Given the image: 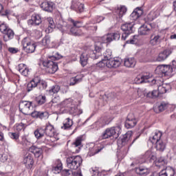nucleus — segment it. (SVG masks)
<instances>
[{
  "label": "nucleus",
  "mask_w": 176,
  "mask_h": 176,
  "mask_svg": "<svg viewBox=\"0 0 176 176\" xmlns=\"http://www.w3.org/2000/svg\"><path fill=\"white\" fill-rule=\"evenodd\" d=\"M56 28L60 30L61 32H67V34H70V35H74V36H80L81 35H83L82 30L75 26H69V25L67 24V22L63 20V19H60L59 21L56 23Z\"/></svg>",
  "instance_id": "f257e3e1"
},
{
  "label": "nucleus",
  "mask_w": 176,
  "mask_h": 176,
  "mask_svg": "<svg viewBox=\"0 0 176 176\" xmlns=\"http://www.w3.org/2000/svg\"><path fill=\"white\" fill-rule=\"evenodd\" d=\"M112 53L109 52V54L104 55V58L96 64L98 68H118L120 67L122 63L119 58H111Z\"/></svg>",
  "instance_id": "f03ea898"
},
{
  "label": "nucleus",
  "mask_w": 176,
  "mask_h": 176,
  "mask_svg": "<svg viewBox=\"0 0 176 176\" xmlns=\"http://www.w3.org/2000/svg\"><path fill=\"white\" fill-rule=\"evenodd\" d=\"M66 163L69 170H72V171H76V170L78 169L82 165V157L79 155L70 156L67 158Z\"/></svg>",
  "instance_id": "7ed1b4c3"
},
{
  "label": "nucleus",
  "mask_w": 176,
  "mask_h": 176,
  "mask_svg": "<svg viewBox=\"0 0 176 176\" xmlns=\"http://www.w3.org/2000/svg\"><path fill=\"white\" fill-rule=\"evenodd\" d=\"M120 133H122V127L120 126L107 128L102 134V140H107L114 135H116V138H118Z\"/></svg>",
  "instance_id": "20e7f679"
},
{
  "label": "nucleus",
  "mask_w": 176,
  "mask_h": 176,
  "mask_svg": "<svg viewBox=\"0 0 176 176\" xmlns=\"http://www.w3.org/2000/svg\"><path fill=\"white\" fill-rule=\"evenodd\" d=\"M155 72L158 75H164V76H168V78H171V76L173 75V67L168 65H162L157 66L155 69Z\"/></svg>",
  "instance_id": "39448f33"
},
{
  "label": "nucleus",
  "mask_w": 176,
  "mask_h": 176,
  "mask_svg": "<svg viewBox=\"0 0 176 176\" xmlns=\"http://www.w3.org/2000/svg\"><path fill=\"white\" fill-rule=\"evenodd\" d=\"M19 111L23 115H31V112L34 111L32 102L22 100L19 102Z\"/></svg>",
  "instance_id": "423d86ee"
},
{
  "label": "nucleus",
  "mask_w": 176,
  "mask_h": 176,
  "mask_svg": "<svg viewBox=\"0 0 176 176\" xmlns=\"http://www.w3.org/2000/svg\"><path fill=\"white\" fill-rule=\"evenodd\" d=\"M21 43L23 50H25L26 53H34L35 49H36V45L34 43V41H32L30 37L24 38Z\"/></svg>",
  "instance_id": "0eeeda50"
},
{
  "label": "nucleus",
  "mask_w": 176,
  "mask_h": 176,
  "mask_svg": "<svg viewBox=\"0 0 176 176\" xmlns=\"http://www.w3.org/2000/svg\"><path fill=\"white\" fill-rule=\"evenodd\" d=\"M120 39V33H109L103 36L99 37L100 43H111L112 41H119Z\"/></svg>",
  "instance_id": "6e6552de"
},
{
  "label": "nucleus",
  "mask_w": 176,
  "mask_h": 176,
  "mask_svg": "<svg viewBox=\"0 0 176 176\" xmlns=\"http://www.w3.org/2000/svg\"><path fill=\"white\" fill-rule=\"evenodd\" d=\"M45 129L43 128H38L34 131V135L36 138L40 140V138H43L41 140V144H45V145H50L52 144V140H50V137H45Z\"/></svg>",
  "instance_id": "1a4fd4ad"
},
{
  "label": "nucleus",
  "mask_w": 176,
  "mask_h": 176,
  "mask_svg": "<svg viewBox=\"0 0 176 176\" xmlns=\"http://www.w3.org/2000/svg\"><path fill=\"white\" fill-rule=\"evenodd\" d=\"M43 65L46 67V72L48 74H55L58 69V65L53 60L44 61Z\"/></svg>",
  "instance_id": "9d476101"
},
{
  "label": "nucleus",
  "mask_w": 176,
  "mask_h": 176,
  "mask_svg": "<svg viewBox=\"0 0 176 176\" xmlns=\"http://www.w3.org/2000/svg\"><path fill=\"white\" fill-rule=\"evenodd\" d=\"M101 50H102V48L101 47L98 46L97 44L95 45L94 50L87 49L86 51L88 57H91V58H93L94 60H96L100 57Z\"/></svg>",
  "instance_id": "9b49d317"
},
{
  "label": "nucleus",
  "mask_w": 176,
  "mask_h": 176,
  "mask_svg": "<svg viewBox=\"0 0 176 176\" xmlns=\"http://www.w3.org/2000/svg\"><path fill=\"white\" fill-rule=\"evenodd\" d=\"M121 30L125 32L122 34L121 39L122 41H126L130 34H133V24L132 23H125L121 25Z\"/></svg>",
  "instance_id": "f8f14e48"
},
{
  "label": "nucleus",
  "mask_w": 176,
  "mask_h": 176,
  "mask_svg": "<svg viewBox=\"0 0 176 176\" xmlns=\"http://www.w3.org/2000/svg\"><path fill=\"white\" fill-rule=\"evenodd\" d=\"M42 83V80H41V77L36 76L34 77L27 86V90L28 92L31 91L34 88L36 87L38 85Z\"/></svg>",
  "instance_id": "ddd939ff"
},
{
  "label": "nucleus",
  "mask_w": 176,
  "mask_h": 176,
  "mask_svg": "<svg viewBox=\"0 0 176 176\" xmlns=\"http://www.w3.org/2000/svg\"><path fill=\"white\" fill-rule=\"evenodd\" d=\"M23 164L26 168H28L29 170L32 168V166L34 165V157L32 156V154H26L23 160Z\"/></svg>",
  "instance_id": "4468645a"
},
{
  "label": "nucleus",
  "mask_w": 176,
  "mask_h": 176,
  "mask_svg": "<svg viewBox=\"0 0 176 176\" xmlns=\"http://www.w3.org/2000/svg\"><path fill=\"white\" fill-rule=\"evenodd\" d=\"M41 8L43 10L52 13L54 10V3L52 1H45L41 4Z\"/></svg>",
  "instance_id": "2eb2a0df"
},
{
  "label": "nucleus",
  "mask_w": 176,
  "mask_h": 176,
  "mask_svg": "<svg viewBox=\"0 0 176 176\" xmlns=\"http://www.w3.org/2000/svg\"><path fill=\"white\" fill-rule=\"evenodd\" d=\"M70 8L73 10H76L82 12L85 9V6L82 3H80V2H79V0H72Z\"/></svg>",
  "instance_id": "dca6fc26"
},
{
  "label": "nucleus",
  "mask_w": 176,
  "mask_h": 176,
  "mask_svg": "<svg viewBox=\"0 0 176 176\" xmlns=\"http://www.w3.org/2000/svg\"><path fill=\"white\" fill-rule=\"evenodd\" d=\"M102 149H104V146H102L101 144H96L93 147L89 148L88 156H94V155H97V153L101 152Z\"/></svg>",
  "instance_id": "f3484780"
},
{
  "label": "nucleus",
  "mask_w": 176,
  "mask_h": 176,
  "mask_svg": "<svg viewBox=\"0 0 176 176\" xmlns=\"http://www.w3.org/2000/svg\"><path fill=\"white\" fill-rule=\"evenodd\" d=\"M41 23H42V19L36 14H33L32 19L28 21L29 25H39Z\"/></svg>",
  "instance_id": "a211bd4d"
},
{
  "label": "nucleus",
  "mask_w": 176,
  "mask_h": 176,
  "mask_svg": "<svg viewBox=\"0 0 176 176\" xmlns=\"http://www.w3.org/2000/svg\"><path fill=\"white\" fill-rule=\"evenodd\" d=\"M44 130L45 132V135H47V137L52 138L56 135V130L54 129V126L50 124H47Z\"/></svg>",
  "instance_id": "6ab92c4d"
},
{
  "label": "nucleus",
  "mask_w": 176,
  "mask_h": 176,
  "mask_svg": "<svg viewBox=\"0 0 176 176\" xmlns=\"http://www.w3.org/2000/svg\"><path fill=\"white\" fill-rule=\"evenodd\" d=\"M172 52L171 50H165L162 51L160 54L158 55L157 58V61H164V60H167L168 58V56L171 54Z\"/></svg>",
  "instance_id": "aec40b11"
},
{
  "label": "nucleus",
  "mask_w": 176,
  "mask_h": 176,
  "mask_svg": "<svg viewBox=\"0 0 176 176\" xmlns=\"http://www.w3.org/2000/svg\"><path fill=\"white\" fill-rule=\"evenodd\" d=\"M17 69L23 76H28V74H30V69H28L27 65L24 63L19 64L17 67Z\"/></svg>",
  "instance_id": "412c9836"
},
{
  "label": "nucleus",
  "mask_w": 176,
  "mask_h": 176,
  "mask_svg": "<svg viewBox=\"0 0 176 176\" xmlns=\"http://www.w3.org/2000/svg\"><path fill=\"white\" fill-rule=\"evenodd\" d=\"M151 25L144 24L138 29V33L140 35H148L151 32Z\"/></svg>",
  "instance_id": "4be33fe9"
},
{
  "label": "nucleus",
  "mask_w": 176,
  "mask_h": 176,
  "mask_svg": "<svg viewBox=\"0 0 176 176\" xmlns=\"http://www.w3.org/2000/svg\"><path fill=\"white\" fill-rule=\"evenodd\" d=\"M29 152H31L32 154H34L35 157H41V155L43 151L41 148H38L36 146H32L29 148Z\"/></svg>",
  "instance_id": "5701e85b"
},
{
  "label": "nucleus",
  "mask_w": 176,
  "mask_h": 176,
  "mask_svg": "<svg viewBox=\"0 0 176 176\" xmlns=\"http://www.w3.org/2000/svg\"><path fill=\"white\" fill-rule=\"evenodd\" d=\"M74 105V100L71 98L65 99L59 104L60 108H71Z\"/></svg>",
  "instance_id": "b1692460"
},
{
  "label": "nucleus",
  "mask_w": 176,
  "mask_h": 176,
  "mask_svg": "<svg viewBox=\"0 0 176 176\" xmlns=\"http://www.w3.org/2000/svg\"><path fill=\"white\" fill-rule=\"evenodd\" d=\"M168 107V103L166 102H162L160 105L155 106L154 111L155 113H160V112H163L165 109H167Z\"/></svg>",
  "instance_id": "393cba45"
},
{
  "label": "nucleus",
  "mask_w": 176,
  "mask_h": 176,
  "mask_svg": "<svg viewBox=\"0 0 176 176\" xmlns=\"http://www.w3.org/2000/svg\"><path fill=\"white\" fill-rule=\"evenodd\" d=\"M171 89V86L168 83H163L162 85H160L158 87V91L160 94L162 96V94H164L167 93V91Z\"/></svg>",
  "instance_id": "a878e982"
},
{
  "label": "nucleus",
  "mask_w": 176,
  "mask_h": 176,
  "mask_svg": "<svg viewBox=\"0 0 176 176\" xmlns=\"http://www.w3.org/2000/svg\"><path fill=\"white\" fill-rule=\"evenodd\" d=\"M13 38H14V32L10 28L4 33L3 40L5 42H8L10 39H13Z\"/></svg>",
  "instance_id": "bb28decb"
},
{
  "label": "nucleus",
  "mask_w": 176,
  "mask_h": 176,
  "mask_svg": "<svg viewBox=\"0 0 176 176\" xmlns=\"http://www.w3.org/2000/svg\"><path fill=\"white\" fill-rule=\"evenodd\" d=\"M89 60V56H87V52H84L80 56V63L82 67H86L87 65V61Z\"/></svg>",
  "instance_id": "cd10ccee"
},
{
  "label": "nucleus",
  "mask_w": 176,
  "mask_h": 176,
  "mask_svg": "<svg viewBox=\"0 0 176 176\" xmlns=\"http://www.w3.org/2000/svg\"><path fill=\"white\" fill-rule=\"evenodd\" d=\"M96 21L91 22L89 21L85 25L83 26V28L87 30V31H94L96 32L97 31V25H94L96 24Z\"/></svg>",
  "instance_id": "c85d7f7f"
},
{
  "label": "nucleus",
  "mask_w": 176,
  "mask_h": 176,
  "mask_svg": "<svg viewBox=\"0 0 176 176\" xmlns=\"http://www.w3.org/2000/svg\"><path fill=\"white\" fill-rule=\"evenodd\" d=\"M146 156L150 158V160H153V162H157L156 153L153 149H150L146 152Z\"/></svg>",
  "instance_id": "c756f323"
},
{
  "label": "nucleus",
  "mask_w": 176,
  "mask_h": 176,
  "mask_svg": "<svg viewBox=\"0 0 176 176\" xmlns=\"http://www.w3.org/2000/svg\"><path fill=\"white\" fill-rule=\"evenodd\" d=\"M142 13H144V12L142 11V9L140 8H135L133 13V20H138V19H140V17L142 16Z\"/></svg>",
  "instance_id": "7c9ffc66"
},
{
  "label": "nucleus",
  "mask_w": 176,
  "mask_h": 176,
  "mask_svg": "<svg viewBox=\"0 0 176 176\" xmlns=\"http://www.w3.org/2000/svg\"><path fill=\"white\" fill-rule=\"evenodd\" d=\"M60 91V87L57 85H54L50 88V89L47 91L48 94L50 96H54V94H57Z\"/></svg>",
  "instance_id": "2f4dec72"
},
{
  "label": "nucleus",
  "mask_w": 176,
  "mask_h": 176,
  "mask_svg": "<svg viewBox=\"0 0 176 176\" xmlns=\"http://www.w3.org/2000/svg\"><path fill=\"white\" fill-rule=\"evenodd\" d=\"M158 14L156 12V11H151L146 17L145 18L146 21H153L156 17H157Z\"/></svg>",
  "instance_id": "473e14b6"
},
{
  "label": "nucleus",
  "mask_w": 176,
  "mask_h": 176,
  "mask_svg": "<svg viewBox=\"0 0 176 176\" xmlns=\"http://www.w3.org/2000/svg\"><path fill=\"white\" fill-rule=\"evenodd\" d=\"M56 166L53 168V171L54 174H60L61 173V170H63V163L61 161H56Z\"/></svg>",
  "instance_id": "72a5a7b5"
},
{
  "label": "nucleus",
  "mask_w": 176,
  "mask_h": 176,
  "mask_svg": "<svg viewBox=\"0 0 176 176\" xmlns=\"http://www.w3.org/2000/svg\"><path fill=\"white\" fill-rule=\"evenodd\" d=\"M72 124H74L72 120H71L69 118H66L63 122V126H62V129H64V130H67V129L72 127Z\"/></svg>",
  "instance_id": "f704fd0d"
},
{
  "label": "nucleus",
  "mask_w": 176,
  "mask_h": 176,
  "mask_svg": "<svg viewBox=\"0 0 176 176\" xmlns=\"http://www.w3.org/2000/svg\"><path fill=\"white\" fill-rule=\"evenodd\" d=\"M69 23H72L73 24L74 27H76V28H80L83 27V22L80 21H75L72 19V18L68 19Z\"/></svg>",
  "instance_id": "c9c22d12"
},
{
  "label": "nucleus",
  "mask_w": 176,
  "mask_h": 176,
  "mask_svg": "<svg viewBox=\"0 0 176 176\" xmlns=\"http://www.w3.org/2000/svg\"><path fill=\"white\" fill-rule=\"evenodd\" d=\"M155 148L157 151L160 152H163L166 149V143H164L162 140H160L156 143Z\"/></svg>",
  "instance_id": "e433bc0d"
},
{
  "label": "nucleus",
  "mask_w": 176,
  "mask_h": 176,
  "mask_svg": "<svg viewBox=\"0 0 176 176\" xmlns=\"http://www.w3.org/2000/svg\"><path fill=\"white\" fill-rule=\"evenodd\" d=\"M160 93L157 90H153L151 92H148L146 95V97H148V98H157V97H160Z\"/></svg>",
  "instance_id": "4c0bfd02"
},
{
  "label": "nucleus",
  "mask_w": 176,
  "mask_h": 176,
  "mask_svg": "<svg viewBox=\"0 0 176 176\" xmlns=\"http://www.w3.org/2000/svg\"><path fill=\"white\" fill-rule=\"evenodd\" d=\"M42 43L43 46H46L47 47H52L54 45H51L52 42H50V36H46L43 38Z\"/></svg>",
  "instance_id": "58836bf2"
},
{
  "label": "nucleus",
  "mask_w": 176,
  "mask_h": 176,
  "mask_svg": "<svg viewBox=\"0 0 176 176\" xmlns=\"http://www.w3.org/2000/svg\"><path fill=\"white\" fill-rule=\"evenodd\" d=\"M160 138H162V133L160 132H156L151 139V141L153 144H155V142L157 143L158 141H161Z\"/></svg>",
  "instance_id": "ea45409f"
},
{
  "label": "nucleus",
  "mask_w": 176,
  "mask_h": 176,
  "mask_svg": "<svg viewBox=\"0 0 176 176\" xmlns=\"http://www.w3.org/2000/svg\"><path fill=\"white\" fill-rule=\"evenodd\" d=\"M136 174L138 175H146L148 174V169L142 167H139L135 169Z\"/></svg>",
  "instance_id": "a19ab883"
},
{
  "label": "nucleus",
  "mask_w": 176,
  "mask_h": 176,
  "mask_svg": "<svg viewBox=\"0 0 176 176\" xmlns=\"http://www.w3.org/2000/svg\"><path fill=\"white\" fill-rule=\"evenodd\" d=\"M118 17L119 19H122L123 17V15L126 14V12H127V8L126 6H122L120 8V9L118 10Z\"/></svg>",
  "instance_id": "79ce46f5"
},
{
  "label": "nucleus",
  "mask_w": 176,
  "mask_h": 176,
  "mask_svg": "<svg viewBox=\"0 0 176 176\" xmlns=\"http://www.w3.org/2000/svg\"><path fill=\"white\" fill-rule=\"evenodd\" d=\"M82 141H83V137L82 136L78 137L76 139L75 142L72 144L73 146H74V148H78L79 146H81Z\"/></svg>",
  "instance_id": "37998d69"
},
{
  "label": "nucleus",
  "mask_w": 176,
  "mask_h": 176,
  "mask_svg": "<svg viewBox=\"0 0 176 176\" xmlns=\"http://www.w3.org/2000/svg\"><path fill=\"white\" fill-rule=\"evenodd\" d=\"M9 136L12 140H14L16 142H19V138H20V134L16 132H10Z\"/></svg>",
  "instance_id": "c03bdc74"
},
{
  "label": "nucleus",
  "mask_w": 176,
  "mask_h": 176,
  "mask_svg": "<svg viewBox=\"0 0 176 176\" xmlns=\"http://www.w3.org/2000/svg\"><path fill=\"white\" fill-rule=\"evenodd\" d=\"M165 173L166 174V176H174V174H175V171L174 170V168L168 166L166 167L165 169Z\"/></svg>",
  "instance_id": "a18cd8bd"
},
{
  "label": "nucleus",
  "mask_w": 176,
  "mask_h": 176,
  "mask_svg": "<svg viewBox=\"0 0 176 176\" xmlns=\"http://www.w3.org/2000/svg\"><path fill=\"white\" fill-rule=\"evenodd\" d=\"M133 65V58H126L124 60V66L127 68H131Z\"/></svg>",
  "instance_id": "49530a36"
},
{
  "label": "nucleus",
  "mask_w": 176,
  "mask_h": 176,
  "mask_svg": "<svg viewBox=\"0 0 176 176\" xmlns=\"http://www.w3.org/2000/svg\"><path fill=\"white\" fill-rule=\"evenodd\" d=\"M82 79L78 78V76L73 77L70 79V86H74L76 85V83H79Z\"/></svg>",
  "instance_id": "de8ad7c7"
},
{
  "label": "nucleus",
  "mask_w": 176,
  "mask_h": 176,
  "mask_svg": "<svg viewBox=\"0 0 176 176\" xmlns=\"http://www.w3.org/2000/svg\"><path fill=\"white\" fill-rule=\"evenodd\" d=\"M159 39H160V36L156 35L150 41V43L155 46L159 43Z\"/></svg>",
  "instance_id": "09e8293b"
},
{
  "label": "nucleus",
  "mask_w": 176,
  "mask_h": 176,
  "mask_svg": "<svg viewBox=\"0 0 176 176\" xmlns=\"http://www.w3.org/2000/svg\"><path fill=\"white\" fill-rule=\"evenodd\" d=\"M75 106H72V107H70L69 109V113H71V115H73L74 116H76V115H79V110L78 109V108L74 107Z\"/></svg>",
  "instance_id": "8fccbe9b"
},
{
  "label": "nucleus",
  "mask_w": 176,
  "mask_h": 176,
  "mask_svg": "<svg viewBox=\"0 0 176 176\" xmlns=\"http://www.w3.org/2000/svg\"><path fill=\"white\" fill-rule=\"evenodd\" d=\"M61 57V55L58 54V53H56L53 55H48V58H50V60H53L54 61H56V60H60Z\"/></svg>",
  "instance_id": "3c124183"
},
{
  "label": "nucleus",
  "mask_w": 176,
  "mask_h": 176,
  "mask_svg": "<svg viewBox=\"0 0 176 176\" xmlns=\"http://www.w3.org/2000/svg\"><path fill=\"white\" fill-rule=\"evenodd\" d=\"M10 27L5 23H2L0 25V31L2 32V34H4L8 31V30H10Z\"/></svg>",
  "instance_id": "603ef678"
},
{
  "label": "nucleus",
  "mask_w": 176,
  "mask_h": 176,
  "mask_svg": "<svg viewBox=\"0 0 176 176\" xmlns=\"http://www.w3.org/2000/svg\"><path fill=\"white\" fill-rule=\"evenodd\" d=\"M21 141H19L18 142L21 144L23 145V146H24V148H25L28 145V140H27V138H25V136H23L21 138Z\"/></svg>",
  "instance_id": "864d4df0"
},
{
  "label": "nucleus",
  "mask_w": 176,
  "mask_h": 176,
  "mask_svg": "<svg viewBox=\"0 0 176 176\" xmlns=\"http://www.w3.org/2000/svg\"><path fill=\"white\" fill-rule=\"evenodd\" d=\"M37 102L38 105H42L46 102V96H39L38 98L37 99Z\"/></svg>",
  "instance_id": "5fc2aeb1"
},
{
  "label": "nucleus",
  "mask_w": 176,
  "mask_h": 176,
  "mask_svg": "<svg viewBox=\"0 0 176 176\" xmlns=\"http://www.w3.org/2000/svg\"><path fill=\"white\" fill-rule=\"evenodd\" d=\"M23 129H24V124L23 123L16 124L14 126V130L16 131H21V130H23Z\"/></svg>",
  "instance_id": "6e6d98bb"
},
{
  "label": "nucleus",
  "mask_w": 176,
  "mask_h": 176,
  "mask_svg": "<svg viewBox=\"0 0 176 176\" xmlns=\"http://www.w3.org/2000/svg\"><path fill=\"white\" fill-rule=\"evenodd\" d=\"M39 119H44L46 120L49 118V113L45 111V112H40L39 114Z\"/></svg>",
  "instance_id": "4d7b16f0"
},
{
  "label": "nucleus",
  "mask_w": 176,
  "mask_h": 176,
  "mask_svg": "<svg viewBox=\"0 0 176 176\" xmlns=\"http://www.w3.org/2000/svg\"><path fill=\"white\" fill-rule=\"evenodd\" d=\"M8 155L6 154H0V162H1V163H5L6 162L8 161Z\"/></svg>",
  "instance_id": "13d9d810"
},
{
  "label": "nucleus",
  "mask_w": 176,
  "mask_h": 176,
  "mask_svg": "<svg viewBox=\"0 0 176 176\" xmlns=\"http://www.w3.org/2000/svg\"><path fill=\"white\" fill-rule=\"evenodd\" d=\"M40 112L41 111H32L30 112V114H29V115H31L32 118H39Z\"/></svg>",
  "instance_id": "bf43d9fd"
},
{
  "label": "nucleus",
  "mask_w": 176,
  "mask_h": 176,
  "mask_svg": "<svg viewBox=\"0 0 176 176\" xmlns=\"http://www.w3.org/2000/svg\"><path fill=\"white\" fill-rule=\"evenodd\" d=\"M47 21L48 23V25H50V27H56V24L54 23V21L53 20V18L48 17L47 19Z\"/></svg>",
  "instance_id": "052dcab7"
},
{
  "label": "nucleus",
  "mask_w": 176,
  "mask_h": 176,
  "mask_svg": "<svg viewBox=\"0 0 176 176\" xmlns=\"http://www.w3.org/2000/svg\"><path fill=\"white\" fill-rule=\"evenodd\" d=\"M2 10H3V6H2V4L0 3V14L1 16H8L9 14V11H8V10H6L4 13L2 12Z\"/></svg>",
  "instance_id": "680f3d73"
},
{
  "label": "nucleus",
  "mask_w": 176,
  "mask_h": 176,
  "mask_svg": "<svg viewBox=\"0 0 176 176\" xmlns=\"http://www.w3.org/2000/svg\"><path fill=\"white\" fill-rule=\"evenodd\" d=\"M135 82L137 84L143 83L142 82V76L138 75L137 77H135Z\"/></svg>",
  "instance_id": "e2e57ef3"
},
{
  "label": "nucleus",
  "mask_w": 176,
  "mask_h": 176,
  "mask_svg": "<svg viewBox=\"0 0 176 176\" xmlns=\"http://www.w3.org/2000/svg\"><path fill=\"white\" fill-rule=\"evenodd\" d=\"M130 122V119L127 118V120L125 122V127L126 129H131L133 127V125H131V123Z\"/></svg>",
  "instance_id": "0e129e2a"
},
{
  "label": "nucleus",
  "mask_w": 176,
  "mask_h": 176,
  "mask_svg": "<svg viewBox=\"0 0 176 176\" xmlns=\"http://www.w3.org/2000/svg\"><path fill=\"white\" fill-rule=\"evenodd\" d=\"M150 78H151V76L149 75L142 76V80L143 83L144 82H149L148 80Z\"/></svg>",
  "instance_id": "69168bd1"
},
{
  "label": "nucleus",
  "mask_w": 176,
  "mask_h": 176,
  "mask_svg": "<svg viewBox=\"0 0 176 176\" xmlns=\"http://www.w3.org/2000/svg\"><path fill=\"white\" fill-rule=\"evenodd\" d=\"M8 52H10V53H12V54H16V53H17V52H19V50H17V48H14V47H10V48H8Z\"/></svg>",
  "instance_id": "338daca9"
},
{
  "label": "nucleus",
  "mask_w": 176,
  "mask_h": 176,
  "mask_svg": "<svg viewBox=\"0 0 176 176\" xmlns=\"http://www.w3.org/2000/svg\"><path fill=\"white\" fill-rule=\"evenodd\" d=\"M52 102L53 104H57V102H60V96H56L54 97L52 100Z\"/></svg>",
  "instance_id": "774afa93"
}]
</instances>
